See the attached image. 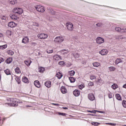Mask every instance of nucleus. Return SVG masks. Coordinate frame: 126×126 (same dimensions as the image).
<instances>
[{"mask_svg":"<svg viewBox=\"0 0 126 126\" xmlns=\"http://www.w3.org/2000/svg\"><path fill=\"white\" fill-rule=\"evenodd\" d=\"M8 26L10 28H14L16 26H17V24L13 22H10L8 24Z\"/></svg>","mask_w":126,"mask_h":126,"instance_id":"11","label":"nucleus"},{"mask_svg":"<svg viewBox=\"0 0 126 126\" xmlns=\"http://www.w3.org/2000/svg\"><path fill=\"white\" fill-rule=\"evenodd\" d=\"M37 43L36 42H31L29 44V45H27L26 47L27 48H34L35 46H36Z\"/></svg>","mask_w":126,"mask_h":126,"instance_id":"15","label":"nucleus"},{"mask_svg":"<svg viewBox=\"0 0 126 126\" xmlns=\"http://www.w3.org/2000/svg\"><path fill=\"white\" fill-rule=\"evenodd\" d=\"M34 85L35 87H37V88H40L41 87V84L38 80H35L34 81Z\"/></svg>","mask_w":126,"mask_h":126,"instance_id":"18","label":"nucleus"},{"mask_svg":"<svg viewBox=\"0 0 126 126\" xmlns=\"http://www.w3.org/2000/svg\"><path fill=\"white\" fill-rule=\"evenodd\" d=\"M45 70H46V69L43 67H40L38 68V71L41 73H43V72H44V71H45Z\"/></svg>","mask_w":126,"mask_h":126,"instance_id":"25","label":"nucleus"},{"mask_svg":"<svg viewBox=\"0 0 126 126\" xmlns=\"http://www.w3.org/2000/svg\"><path fill=\"white\" fill-rule=\"evenodd\" d=\"M37 37L39 39H47L49 37V35L46 33H41L38 34Z\"/></svg>","mask_w":126,"mask_h":126,"instance_id":"6","label":"nucleus"},{"mask_svg":"<svg viewBox=\"0 0 126 126\" xmlns=\"http://www.w3.org/2000/svg\"><path fill=\"white\" fill-rule=\"evenodd\" d=\"M62 109L63 110H67V109H68V108L67 107H62Z\"/></svg>","mask_w":126,"mask_h":126,"instance_id":"63","label":"nucleus"},{"mask_svg":"<svg viewBox=\"0 0 126 126\" xmlns=\"http://www.w3.org/2000/svg\"><path fill=\"white\" fill-rule=\"evenodd\" d=\"M53 59L55 61H62V60H63L61 55H59L58 54L54 55Z\"/></svg>","mask_w":126,"mask_h":126,"instance_id":"9","label":"nucleus"},{"mask_svg":"<svg viewBox=\"0 0 126 126\" xmlns=\"http://www.w3.org/2000/svg\"><path fill=\"white\" fill-rule=\"evenodd\" d=\"M59 64H60V65H62V66H64V61H61L59 63Z\"/></svg>","mask_w":126,"mask_h":126,"instance_id":"44","label":"nucleus"},{"mask_svg":"<svg viewBox=\"0 0 126 126\" xmlns=\"http://www.w3.org/2000/svg\"><path fill=\"white\" fill-rule=\"evenodd\" d=\"M88 98L90 101H94L95 100V96L93 94H89L88 95Z\"/></svg>","mask_w":126,"mask_h":126,"instance_id":"10","label":"nucleus"},{"mask_svg":"<svg viewBox=\"0 0 126 126\" xmlns=\"http://www.w3.org/2000/svg\"><path fill=\"white\" fill-rule=\"evenodd\" d=\"M29 9L31 12L33 11V8L31 7V6L29 7Z\"/></svg>","mask_w":126,"mask_h":126,"instance_id":"61","label":"nucleus"},{"mask_svg":"<svg viewBox=\"0 0 126 126\" xmlns=\"http://www.w3.org/2000/svg\"><path fill=\"white\" fill-rule=\"evenodd\" d=\"M88 113H91L92 114H96V110H88L87 111Z\"/></svg>","mask_w":126,"mask_h":126,"instance_id":"42","label":"nucleus"},{"mask_svg":"<svg viewBox=\"0 0 126 126\" xmlns=\"http://www.w3.org/2000/svg\"><path fill=\"white\" fill-rule=\"evenodd\" d=\"M93 65L94 67H98L99 65H100V63L94 62L93 63Z\"/></svg>","mask_w":126,"mask_h":126,"instance_id":"35","label":"nucleus"},{"mask_svg":"<svg viewBox=\"0 0 126 126\" xmlns=\"http://www.w3.org/2000/svg\"><path fill=\"white\" fill-rule=\"evenodd\" d=\"M69 74H70V76H73L75 74V71L74 70H71L69 71Z\"/></svg>","mask_w":126,"mask_h":126,"instance_id":"36","label":"nucleus"},{"mask_svg":"<svg viewBox=\"0 0 126 126\" xmlns=\"http://www.w3.org/2000/svg\"><path fill=\"white\" fill-rule=\"evenodd\" d=\"M56 77H58V79H61L63 77V74L62 73L58 72L56 74Z\"/></svg>","mask_w":126,"mask_h":126,"instance_id":"21","label":"nucleus"},{"mask_svg":"<svg viewBox=\"0 0 126 126\" xmlns=\"http://www.w3.org/2000/svg\"><path fill=\"white\" fill-rule=\"evenodd\" d=\"M95 25L96 26H97V27H101V26L103 25V24H102L101 23H98L97 24H96Z\"/></svg>","mask_w":126,"mask_h":126,"instance_id":"49","label":"nucleus"},{"mask_svg":"<svg viewBox=\"0 0 126 126\" xmlns=\"http://www.w3.org/2000/svg\"><path fill=\"white\" fill-rule=\"evenodd\" d=\"M22 81L23 82H24V83H27V84L29 83V80L26 76H23L22 77Z\"/></svg>","mask_w":126,"mask_h":126,"instance_id":"19","label":"nucleus"},{"mask_svg":"<svg viewBox=\"0 0 126 126\" xmlns=\"http://www.w3.org/2000/svg\"><path fill=\"white\" fill-rule=\"evenodd\" d=\"M44 84L46 87H47V88L52 87V82L51 81H47L45 82Z\"/></svg>","mask_w":126,"mask_h":126,"instance_id":"17","label":"nucleus"},{"mask_svg":"<svg viewBox=\"0 0 126 126\" xmlns=\"http://www.w3.org/2000/svg\"><path fill=\"white\" fill-rule=\"evenodd\" d=\"M9 101H11L10 103H6L5 104L8 105V106H10V107H17V106H18V103H22V101L17 100L16 98L14 99L13 98H10Z\"/></svg>","mask_w":126,"mask_h":126,"instance_id":"1","label":"nucleus"},{"mask_svg":"<svg viewBox=\"0 0 126 126\" xmlns=\"http://www.w3.org/2000/svg\"><path fill=\"white\" fill-rule=\"evenodd\" d=\"M123 63V60L120 58H118L116 60L115 64H119V63Z\"/></svg>","mask_w":126,"mask_h":126,"instance_id":"28","label":"nucleus"},{"mask_svg":"<svg viewBox=\"0 0 126 126\" xmlns=\"http://www.w3.org/2000/svg\"><path fill=\"white\" fill-rule=\"evenodd\" d=\"M72 55L73 56L75 59H78V58L80 57V55L78 53H75V54L72 53Z\"/></svg>","mask_w":126,"mask_h":126,"instance_id":"32","label":"nucleus"},{"mask_svg":"<svg viewBox=\"0 0 126 126\" xmlns=\"http://www.w3.org/2000/svg\"><path fill=\"white\" fill-rule=\"evenodd\" d=\"M5 120H6V118H3L2 124H3V122H4V121H5Z\"/></svg>","mask_w":126,"mask_h":126,"instance_id":"64","label":"nucleus"},{"mask_svg":"<svg viewBox=\"0 0 126 126\" xmlns=\"http://www.w3.org/2000/svg\"><path fill=\"white\" fill-rule=\"evenodd\" d=\"M12 12L13 13H14V14L21 15V14L23 13V9L19 7H15L13 9Z\"/></svg>","mask_w":126,"mask_h":126,"instance_id":"2","label":"nucleus"},{"mask_svg":"<svg viewBox=\"0 0 126 126\" xmlns=\"http://www.w3.org/2000/svg\"><path fill=\"white\" fill-rule=\"evenodd\" d=\"M9 16L13 20H17L18 19H19V17H17V16L14 14H10Z\"/></svg>","mask_w":126,"mask_h":126,"instance_id":"12","label":"nucleus"},{"mask_svg":"<svg viewBox=\"0 0 126 126\" xmlns=\"http://www.w3.org/2000/svg\"><path fill=\"white\" fill-rule=\"evenodd\" d=\"M108 98H109V99H111V98H113V95L112 94H109Z\"/></svg>","mask_w":126,"mask_h":126,"instance_id":"58","label":"nucleus"},{"mask_svg":"<svg viewBox=\"0 0 126 126\" xmlns=\"http://www.w3.org/2000/svg\"><path fill=\"white\" fill-rule=\"evenodd\" d=\"M64 41V38L62 36H57L55 39H54V42L55 43H58L59 44H61V43H63Z\"/></svg>","mask_w":126,"mask_h":126,"instance_id":"3","label":"nucleus"},{"mask_svg":"<svg viewBox=\"0 0 126 126\" xmlns=\"http://www.w3.org/2000/svg\"><path fill=\"white\" fill-rule=\"evenodd\" d=\"M96 78V76L92 75V76H91L90 77V79H91V80H93L94 79H95Z\"/></svg>","mask_w":126,"mask_h":126,"instance_id":"51","label":"nucleus"},{"mask_svg":"<svg viewBox=\"0 0 126 126\" xmlns=\"http://www.w3.org/2000/svg\"><path fill=\"white\" fill-rule=\"evenodd\" d=\"M7 48V44L0 45V50H4Z\"/></svg>","mask_w":126,"mask_h":126,"instance_id":"31","label":"nucleus"},{"mask_svg":"<svg viewBox=\"0 0 126 126\" xmlns=\"http://www.w3.org/2000/svg\"><path fill=\"white\" fill-rule=\"evenodd\" d=\"M106 125H110V126H116L117 124L116 123H106Z\"/></svg>","mask_w":126,"mask_h":126,"instance_id":"55","label":"nucleus"},{"mask_svg":"<svg viewBox=\"0 0 126 126\" xmlns=\"http://www.w3.org/2000/svg\"><path fill=\"white\" fill-rule=\"evenodd\" d=\"M11 4H15L17 2V0H9Z\"/></svg>","mask_w":126,"mask_h":126,"instance_id":"33","label":"nucleus"},{"mask_svg":"<svg viewBox=\"0 0 126 126\" xmlns=\"http://www.w3.org/2000/svg\"><path fill=\"white\" fill-rule=\"evenodd\" d=\"M112 88H113V89H114V90H116V89H117V88H118V87H119V86H118V85L116 84H114L113 85H112L111 86Z\"/></svg>","mask_w":126,"mask_h":126,"instance_id":"39","label":"nucleus"},{"mask_svg":"<svg viewBox=\"0 0 126 126\" xmlns=\"http://www.w3.org/2000/svg\"><path fill=\"white\" fill-rule=\"evenodd\" d=\"M61 92L63 94H66L67 93V90L65 87L63 86L60 88Z\"/></svg>","mask_w":126,"mask_h":126,"instance_id":"8","label":"nucleus"},{"mask_svg":"<svg viewBox=\"0 0 126 126\" xmlns=\"http://www.w3.org/2000/svg\"><path fill=\"white\" fill-rule=\"evenodd\" d=\"M89 86H93V85H94V83L92 82H90L89 84H88Z\"/></svg>","mask_w":126,"mask_h":126,"instance_id":"53","label":"nucleus"},{"mask_svg":"<svg viewBox=\"0 0 126 126\" xmlns=\"http://www.w3.org/2000/svg\"><path fill=\"white\" fill-rule=\"evenodd\" d=\"M99 54L101 55V56H105L108 54V50L106 49H102L99 52Z\"/></svg>","mask_w":126,"mask_h":126,"instance_id":"16","label":"nucleus"},{"mask_svg":"<svg viewBox=\"0 0 126 126\" xmlns=\"http://www.w3.org/2000/svg\"><path fill=\"white\" fill-rule=\"evenodd\" d=\"M92 125L93 126H99V125H100V123H98V122H92Z\"/></svg>","mask_w":126,"mask_h":126,"instance_id":"47","label":"nucleus"},{"mask_svg":"<svg viewBox=\"0 0 126 126\" xmlns=\"http://www.w3.org/2000/svg\"><path fill=\"white\" fill-rule=\"evenodd\" d=\"M49 10V12L50 14H52V15H55V14H56V13L54 12V10H53V9L52 8H49L48 9Z\"/></svg>","mask_w":126,"mask_h":126,"instance_id":"30","label":"nucleus"},{"mask_svg":"<svg viewBox=\"0 0 126 126\" xmlns=\"http://www.w3.org/2000/svg\"><path fill=\"white\" fill-rule=\"evenodd\" d=\"M32 63V61H31V60L25 61V64H26L27 66H30V64H31Z\"/></svg>","mask_w":126,"mask_h":126,"instance_id":"23","label":"nucleus"},{"mask_svg":"<svg viewBox=\"0 0 126 126\" xmlns=\"http://www.w3.org/2000/svg\"><path fill=\"white\" fill-rule=\"evenodd\" d=\"M0 19L1 20H4V21H5L6 20V17H5V15H1L0 16Z\"/></svg>","mask_w":126,"mask_h":126,"instance_id":"41","label":"nucleus"},{"mask_svg":"<svg viewBox=\"0 0 126 126\" xmlns=\"http://www.w3.org/2000/svg\"><path fill=\"white\" fill-rule=\"evenodd\" d=\"M66 26L68 30H69L70 31H72V30H73L74 29L73 24L70 22H68V23L66 24Z\"/></svg>","mask_w":126,"mask_h":126,"instance_id":"5","label":"nucleus"},{"mask_svg":"<svg viewBox=\"0 0 126 126\" xmlns=\"http://www.w3.org/2000/svg\"><path fill=\"white\" fill-rule=\"evenodd\" d=\"M97 44H103L105 42V39L104 38L101 37H97L96 39Z\"/></svg>","mask_w":126,"mask_h":126,"instance_id":"7","label":"nucleus"},{"mask_svg":"<svg viewBox=\"0 0 126 126\" xmlns=\"http://www.w3.org/2000/svg\"><path fill=\"white\" fill-rule=\"evenodd\" d=\"M57 114L59 115V116H63V117H65L66 116V113H62V112H57Z\"/></svg>","mask_w":126,"mask_h":126,"instance_id":"40","label":"nucleus"},{"mask_svg":"<svg viewBox=\"0 0 126 126\" xmlns=\"http://www.w3.org/2000/svg\"><path fill=\"white\" fill-rule=\"evenodd\" d=\"M15 72H16V73H17V74H19V73H20V72H21L20 71V69H19V67H17L15 69Z\"/></svg>","mask_w":126,"mask_h":126,"instance_id":"38","label":"nucleus"},{"mask_svg":"<svg viewBox=\"0 0 126 126\" xmlns=\"http://www.w3.org/2000/svg\"><path fill=\"white\" fill-rule=\"evenodd\" d=\"M52 105H54V106H60V104L59 103H52Z\"/></svg>","mask_w":126,"mask_h":126,"instance_id":"62","label":"nucleus"},{"mask_svg":"<svg viewBox=\"0 0 126 126\" xmlns=\"http://www.w3.org/2000/svg\"><path fill=\"white\" fill-rule=\"evenodd\" d=\"M69 80L70 81V83H74L75 82V78L73 77H69Z\"/></svg>","mask_w":126,"mask_h":126,"instance_id":"24","label":"nucleus"},{"mask_svg":"<svg viewBox=\"0 0 126 126\" xmlns=\"http://www.w3.org/2000/svg\"><path fill=\"white\" fill-rule=\"evenodd\" d=\"M123 32L126 33V28H121V33Z\"/></svg>","mask_w":126,"mask_h":126,"instance_id":"48","label":"nucleus"},{"mask_svg":"<svg viewBox=\"0 0 126 126\" xmlns=\"http://www.w3.org/2000/svg\"><path fill=\"white\" fill-rule=\"evenodd\" d=\"M4 72L6 75H10L11 74L10 71L8 69H6V70H4Z\"/></svg>","mask_w":126,"mask_h":126,"instance_id":"29","label":"nucleus"},{"mask_svg":"<svg viewBox=\"0 0 126 126\" xmlns=\"http://www.w3.org/2000/svg\"><path fill=\"white\" fill-rule=\"evenodd\" d=\"M33 25L36 27H39V24L38 23L34 22Z\"/></svg>","mask_w":126,"mask_h":126,"instance_id":"52","label":"nucleus"},{"mask_svg":"<svg viewBox=\"0 0 126 126\" xmlns=\"http://www.w3.org/2000/svg\"><path fill=\"white\" fill-rule=\"evenodd\" d=\"M4 62V59L2 57H0V63Z\"/></svg>","mask_w":126,"mask_h":126,"instance_id":"56","label":"nucleus"},{"mask_svg":"<svg viewBox=\"0 0 126 126\" xmlns=\"http://www.w3.org/2000/svg\"><path fill=\"white\" fill-rule=\"evenodd\" d=\"M73 94L75 96V97H78V96L80 95V91H79L78 89H75L73 91Z\"/></svg>","mask_w":126,"mask_h":126,"instance_id":"14","label":"nucleus"},{"mask_svg":"<svg viewBox=\"0 0 126 126\" xmlns=\"http://www.w3.org/2000/svg\"><path fill=\"white\" fill-rule=\"evenodd\" d=\"M116 31H117L118 32H122V28L120 27H116L115 28Z\"/></svg>","mask_w":126,"mask_h":126,"instance_id":"45","label":"nucleus"},{"mask_svg":"<svg viewBox=\"0 0 126 126\" xmlns=\"http://www.w3.org/2000/svg\"><path fill=\"white\" fill-rule=\"evenodd\" d=\"M84 87H85L84 85H81L79 86V89H81V90H82V89H83Z\"/></svg>","mask_w":126,"mask_h":126,"instance_id":"50","label":"nucleus"},{"mask_svg":"<svg viewBox=\"0 0 126 126\" xmlns=\"http://www.w3.org/2000/svg\"><path fill=\"white\" fill-rule=\"evenodd\" d=\"M122 105L124 108H126V100H123L122 101Z\"/></svg>","mask_w":126,"mask_h":126,"instance_id":"43","label":"nucleus"},{"mask_svg":"<svg viewBox=\"0 0 126 126\" xmlns=\"http://www.w3.org/2000/svg\"><path fill=\"white\" fill-rule=\"evenodd\" d=\"M22 43H23V44L29 43V37L28 36H24L22 40Z\"/></svg>","mask_w":126,"mask_h":126,"instance_id":"13","label":"nucleus"},{"mask_svg":"<svg viewBox=\"0 0 126 126\" xmlns=\"http://www.w3.org/2000/svg\"><path fill=\"white\" fill-rule=\"evenodd\" d=\"M97 83H99V85H102V84H103L104 83V81L102 80V79L101 78L98 79L97 80Z\"/></svg>","mask_w":126,"mask_h":126,"instance_id":"37","label":"nucleus"},{"mask_svg":"<svg viewBox=\"0 0 126 126\" xmlns=\"http://www.w3.org/2000/svg\"><path fill=\"white\" fill-rule=\"evenodd\" d=\"M15 80L16 82H17L18 84H20L21 83V80H20V77L17 76L15 78Z\"/></svg>","mask_w":126,"mask_h":126,"instance_id":"27","label":"nucleus"},{"mask_svg":"<svg viewBox=\"0 0 126 126\" xmlns=\"http://www.w3.org/2000/svg\"><path fill=\"white\" fill-rule=\"evenodd\" d=\"M7 54H8L9 56H13V55L14 54V52H13V51L11 50H8L7 51Z\"/></svg>","mask_w":126,"mask_h":126,"instance_id":"34","label":"nucleus"},{"mask_svg":"<svg viewBox=\"0 0 126 126\" xmlns=\"http://www.w3.org/2000/svg\"><path fill=\"white\" fill-rule=\"evenodd\" d=\"M6 35L7 36V37H8V38H9V37L11 36V31L8 30L6 32Z\"/></svg>","mask_w":126,"mask_h":126,"instance_id":"26","label":"nucleus"},{"mask_svg":"<svg viewBox=\"0 0 126 126\" xmlns=\"http://www.w3.org/2000/svg\"><path fill=\"white\" fill-rule=\"evenodd\" d=\"M96 113H100V114H105V111L96 110Z\"/></svg>","mask_w":126,"mask_h":126,"instance_id":"54","label":"nucleus"},{"mask_svg":"<svg viewBox=\"0 0 126 126\" xmlns=\"http://www.w3.org/2000/svg\"><path fill=\"white\" fill-rule=\"evenodd\" d=\"M35 9H36L37 11L38 12H44L45 8L43 6H41L40 5H37L34 6Z\"/></svg>","mask_w":126,"mask_h":126,"instance_id":"4","label":"nucleus"},{"mask_svg":"<svg viewBox=\"0 0 126 126\" xmlns=\"http://www.w3.org/2000/svg\"><path fill=\"white\" fill-rule=\"evenodd\" d=\"M109 69L110 71H115V70H116V68L114 66H110L109 67Z\"/></svg>","mask_w":126,"mask_h":126,"instance_id":"46","label":"nucleus"},{"mask_svg":"<svg viewBox=\"0 0 126 126\" xmlns=\"http://www.w3.org/2000/svg\"><path fill=\"white\" fill-rule=\"evenodd\" d=\"M47 54H52L53 53V50H50L47 51Z\"/></svg>","mask_w":126,"mask_h":126,"instance_id":"59","label":"nucleus"},{"mask_svg":"<svg viewBox=\"0 0 126 126\" xmlns=\"http://www.w3.org/2000/svg\"><path fill=\"white\" fill-rule=\"evenodd\" d=\"M5 63H6L7 64H9V63H12V57L8 58L5 61Z\"/></svg>","mask_w":126,"mask_h":126,"instance_id":"20","label":"nucleus"},{"mask_svg":"<svg viewBox=\"0 0 126 126\" xmlns=\"http://www.w3.org/2000/svg\"><path fill=\"white\" fill-rule=\"evenodd\" d=\"M88 116H92L93 117H96V116H97V115L93 114H88Z\"/></svg>","mask_w":126,"mask_h":126,"instance_id":"60","label":"nucleus"},{"mask_svg":"<svg viewBox=\"0 0 126 126\" xmlns=\"http://www.w3.org/2000/svg\"><path fill=\"white\" fill-rule=\"evenodd\" d=\"M115 97L117 100H118V101H122V96H121V94H116Z\"/></svg>","mask_w":126,"mask_h":126,"instance_id":"22","label":"nucleus"},{"mask_svg":"<svg viewBox=\"0 0 126 126\" xmlns=\"http://www.w3.org/2000/svg\"><path fill=\"white\" fill-rule=\"evenodd\" d=\"M82 64H86V61L85 60H83L82 61Z\"/></svg>","mask_w":126,"mask_h":126,"instance_id":"57","label":"nucleus"}]
</instances>
